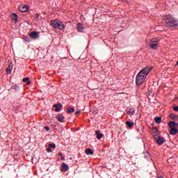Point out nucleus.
Segmentation results:
<instances>
[{
	"mask_svg": "<svg viewBox=\"0 0 178 178\" xmlns=\"http://www.w3.org/2000/svg\"><path fill=\"white\" fill-rule=\"evenodd\" d=\"M152 69V67H146L138 72L136 78V83L137 86H141V84L145 81L147 76H148V73L151 72Z\"/></svg>",
	"mask_w": 178,
	"mask_h": 178,
	"instance_id": "f257e3e1",
	"label": "nucleus"
},
{
	"mask_svg": "<svg viewBox=\"0 0 178 178\" xmlns=\"http://www.w3.org/2000/svg\"><path fill=\"white\" fill-rule=\"evenodd\" d=\"M164 20L165 22V25L168 29H171V27L174 29H177L178 23L176 18L173 17V16L168 15L164 17Z\"/></svg>",
	"mask_w": 178,
	"mask_h": 178,
	"instance_id": "f03ea898",
	"label": "nucleus"
},
{
	"mask_svg": "<svg viewBox=\"0 0 178 178\" xmlns=\"http://www.w3.org/2000/svg\"><path fill=\"white\" fill-rule=\"evenodd\" d=\"M51 26L54 29H56L58 30H63L65 29V24L60 19H55L51 21Z\"/></svg>",
	"mask_w": 178,
	"mask_h": 178,
	"instance_id": "7ed1b4c3",
	"label": "nucleus"
},
{
	"mask_svg": "<svg viewBox=\"0 0 178 178\" xmlns=\"http://www.w3.org/2000/svg\"><path fill=\"white\" fill-rule=\"evenodd\" d=\"M154 140H156V141L157 144H159V145H162L163 143L165 142V139L163 138V137L159 136L158 135H154Z\"/></svg>",
	"mask_w": 178,
	"mask_h": 178,
	"instance_id": "20e7f679",
	"label": "nucleus"
},
{
	"mask_svg": "<svg viewBox=\"0 0 178 178\" xmlns=\"http://www.w3.org/2000/svg\"><path fill=\"white\" fill-rule=\"evenodd\" d=\"M19 10L22 13L29 12V6L22 4L19 7Z\"/></svg>",
	"mask_w": 178,
	"mask_h": 178,
	"instance_id": "39448f33",
	"label": "nucleus"
},
{
	"mask_svg": "<svg viewBox=\"0 0 178 178\" xmlns=\"http://www.w3.org/2000/svg\"><path fill=\"white\" fill-rule=\"evenodd\" d=\"M84 25L81 23H79L76 25V30L77 31H79V33H83L84 31Z\"/></svg>",
	"mask_w": 178,
	"mask_h": 178,
	"instance_id": "423d86ee",
	"label": "nucleus"
},
{
	"mask_svg": "<svg viewBox=\"0 0 178 178\" xmlns=\"http://www.w3.org/2000/svg\"><path fill=\"white\" fill-rule=\"evenodd\" d=\"M29 36L33 40H35V38H38V37H40V34L37 31H33L29 34Z\"/></svg>",
	"mask_w": 178,
	"mask_h": 178,
	"instance_id": "0eeeda50",
	"label": "nucleus"
},
{
	"mask_svg": "<svg viewBox=\"0 0 178 178\" xmlns=\"http://www.w3.org/2000/svg\"><path fill=\"white\" fill-rule=\"evenodd\" d=\"M56 119L58 122H60V123H63L65 122V117L62 114H58Z\"/></svg>",
	"mask_w": 178,
	"mask_h": 178,
	"instance_id": "6e6552de",
	"label": "nucleus"
},
{
	"mask_svg": "<svg viewBox=\"0 0 178 178\" xmlns=\"http://www.w3.org/2000/svg\"><path fill=\"white\" fill-rule=\"evenodd\" d=\"M13 70V63H10L8 65V67L6 68V72L8 74H10V73L12 72V70Z\"/></svg>",
	"mask_w": 178,
	"mask_h": 178,
	"instance_id": "1a4fd4ad",
	"label": "nucleus"
},
{
	"mask_svg": "<svg viewBox=\"0 0 178 178\" xmlns=\"http://www.w3.org/2000/svg\"><path fill=\"white\" fill-rule=\"evenodd\" d=\"M53 108H55L56 112H59V111H60V108H62V104H60V103H58L56 104H54L53 106Z\"/></svg>",
	"mask_w": 178,
	"mask_h": 178,
	"instance_id": "9d476101",
	"label": "nucleus"
},
{
	"mask_svg": "<svg viewBox=\"0 0 178 178\" xmlns=\"http://www.w3.org/2000/svg\"><path fill=\"white\" fill-rule=\"evenodd\" d=\"M168 126L171 128L176 129V127H178V124L173 121H170V122L168 123Z\"/></svg>",
	"mask_w": 178,
	"mask_h": 178,
	"instance_id": "9b49d317",
	"label": "nucleus"
},
{
	"mask_svg": "<svg viewBox=\"0 0 178 178\" xmlns=\"http://www.w3.org/2000/svg\"><path fill=\"white\" fill-rule=\"evenodd\" d=\"M170 131V134H172V136H176L178 133V129L177 128H171Z\"/></svg>",
	"mask_w": 178,
	"mask_h": 178,
	"instance_id": "f8f14e48",
	"label": "nucleus"
},
{
	"mask_svg": "<svg viewBox=\"0 0 178 178\" xmlns=\"http://www.w3.org/2000/svg\"><path fill=\"white\" fill-rule=\"evenodd\" d=\"M61 166H62L63 170H64V172L69 170V165L67 164H66L65 163H62Z\"/></svg>",
	"mask_w": 178,
	"mask_h": 178,
	"instance_id": "ddd939ff",
	"label": "nucleus"
},
{
	"mask_svg": "<svg viewBox=\"0 0 178 178\" xmlns=\"http://www.w3.org/2000/svg\"><path fill=\"white\" fill-rule=\"evenodd\" d=\"M96 137L97 140H101V138L104 137V134H101L99 131H96Z\"/></svg>",
	"mask_w": 178,
	"mask_h": 178,
	"instance_id": "4468645a",
	"label": "nucleus"
},
{
	"mask_svg": "<svg viewBox=\"0 0 178 178\" xmlns=\"http://www.w3.org/2000/svg\"><path fill=\"white\" fill-rule=\"evenodd\" d=\"M22 81H24V83H26V86H30V84L31 83V82L30 81V78L29 77H25L22 79Z\"/></svg>",
	"mask_w": 178,
	"mask_h": 178,
	"instance_id": "2eb2a0df",
	"label": "nucleus"
},
{
	"mask_svg": "<svg viewBox=\"0 0 178 178\" xmlns=\"http://www.w3.org/2000/svg\"><path fill=\"white\" fill-rule=\"evenodd\" d=\"M159 41H161V39L156 38L151 39L150 42H152L153 44H158V42H159Z\"/></svg>",
	"mask_w": 178,
	"mask_h": 178,
	"instance_id": "dca6fc26",
	"label": "nucleus"
},
{
	"mask_svg": "<svg viewBox=\"0 0 178 178\" xmlns=\"http://www.w3.org/2000/svg\"><path fill=\"white\" fill-rule=\"evenodd\" d=\"M149 47L152 48V49H157L158 48V44L156 43H149Z\"/></svg>",
	"mask_w": 178,
	"mask_h": 178,
	"instance_id": "f3484780",
	"label": "nucleus"
},
{
	"mask_svg": "<svg viewBox=\"0 0 178 178\" xmlns=\"http://www.w3.org/2000/svg\"><path fill=\"white\" fill-rule=\"evenodd\" d=\"M10 18L12 20H14V22H17V15L15 13L11 14Z\"/></svg>",
	"mask_w": 178,
	"mask_h": 178,
	"instance_id": "a211bd4d",
	"label": "nucleus"
},
{
	"mask_svg": "<svg viewBox=\"0 0 178 178\" xmlns=\"http://www.w3.org/2000/svg\"><path fill=\"white\" fill-rule=\"evenodd\" d=\"M74 108H73V107H68L67 108V113H69V114H70V113H73V112H74Z\"/></svg>",
	"mask_w": 178,
	"mask_h": 178,
	"instance_id": "6ab92c4d",
	"label": "nucleus"
},
{
	"mask_svg": "<svg viewBox=\"0 0 178 178\" xmlns=\"http://www.w3.org/2000/svg\"><path fill=\"white\" fill-rule=\"evenodd\" d=\"M86 155H92L94 154V152H92V149L88 148L86 150Z\"/></svg>",
	"mask_w": 178,
	"mask_h": 178,
	"instance_id": "aec40b11",
	"label": "nucleus"
},
{
	"mask_svg": "<svg viewBox=\"0 0 178 178\" xmlns=\"http://www.w3.org/2000/svg\"><path fill=\"white\" fill-rule=\"evenodd\" d=\"M170 118L172 120H178V115H176V114H171Z\"/></svg>",
	"mask_w": 178,
	"mask_h": 178,
	"instance_id": "412c9836",
	"label": "nucleus"
},
{
	"mask_svg": "<svg viewBox=\"0 0 178 178\" xmlns=\"http://www.w3.org/2000/svg\"><path fill=\"white\" fill-rule=\"evenodd\" d=\"M154 122H156V123H157V124L161 123L162 122V118H161V117H156L154 118Z\"/></svg>",
	"mask_w": 178,
	"mask_h": 178,
	"instance_id": "4be33fe9",
	"label": "nucleus"
},
{
	"mask_svg": "<svg viewBox=\"0 0 178 178\" xmlns=\"http://www.w3.org/2000/svg\"><path fill=\"white\" fill-rule=\"evenodd\" d=\"M11 88H13V90H15V91L20 90V87L18 85H13Z\"/></svg>",
	"mask_w": 178,
	"mask_h": 178,
	"instance_id": "5701e85b",
	"label": "nucleus"
},
{
	"mask_svg": "<svg viewBox=\"0 0 178 178\" xmlns=\"http://www.w3.org/2000/svg\"><path fill=\"white\" fill-rule=\"evenodd\" d=\"M127 115H134L136 113V110L129 109V111L127 112Z\"/></svg>",
	"mask_w": 178,
	"mask_h": 178,
	"instance_id": "b1692460",
	"label": "nucleus"
},
{
	"mask_svg": "<svg viewBox=\"0 0 178 178\" xmlns=\"http://www.w3.org/2000/svg\"><path fill=\"white\" fill-rule=\"evenodd\" d=\"M126 124L128 126V127H133L134 126V122L127 121Z\"/></svg>",
	"mask_w": 178,
	"mask_h": 178,
	"instance_id": "393cba45",
	"label": "nucleus"
},
{
	"mask_svg": "<svg viewBox=\"0 0 178 178\" xmlns=\"http://www.w3.org/2000/svg\"><path fill=\"white\" fill-rule=\"evenodd\" d=\"M145 158L147 160H149V153H148V152L145 153Z\"/></svg>",
	"mask_w": 178,
	"mask_h": 178,
	"instance_id": "a878e982",
	"label": "nucleus"
},
{
	"mask_svg": "<svg viewBox=\"0 0 178 178\" xmlns=\"http://www.w3.org/2000/svg\"><path fill=\"white\" fill-rule=\"evenodd\" d=\"M49 148H54V149H55V148H56V145H55V143H52V144H49Z\"/></svg>",
	"mask_w": 178,
	"mask_h": 178,
	"instance_id": "bb28decb",
	"label": "nucleus"
},
{
	"mask_svg": "<svg viewBox=\"0 0 178 178\" xmlns=\"http://www.w3.org/2000/svg\"><path fill=\"white\" fill-rule=\"evenodd\" d=\"M152 131H153V133H158V128L156 127H153L152 129Z\"/></svg>",
	"mask_w": 178,
	"mask_h": 178,
	"instance_id": "cd10ccee",
	"label": "nucleus"
},
{
	"mask_svg": "<svg viewBox=\"0 0 178 178\" xmlns=\"http://www.w3.org/2000/svg\"><path fill=\"white\" fill-rule=\"evenodd\" d=\"M80 113H81V110H76V111L75 112V116H77V115H80Z\"/></svg>",
	"mask_w": 178,
	"mask_h": 178,
	"instance_id": "c85d7f7f",
	"label": "nucleus"
},
{
	"mask_svg": "<svg viewBox=\"0 0 178 178\" xmlns=\"http://www.w3.org/2000/svg\"><path fill=\"white\" fill-rule=\"evenodd\" d=\"M44 129L47 130V131H49L51 130V128H49V127H44Z\"/></svg>",
	"mask_w": 178,
	"mask_h": 178,
	"instance_id": "c756f323",
	"label": "nucleus"
},
{
	"mask_svg": "<svg viewBox=\"0 0 178 178\" xmlns=\"http://www.w3.org/2000/svg\"><path fill=\"white\" fill-rule=\"evenodd\" d=\"M173 109H174V111H175V112H178V106H174L173 107Z\"/></svg>",
	"mask_w": 178,
	"mask_h": 178,
	"instance_id": "7c9ffc66",
	"label": "nucleus"
},
{
	"mask_svg": "<svg viewBox=\"0 0 178 178\" xmlns=\"http://www.w3.org/2000/svg\"><path fill=\"white\" fill-rule=\"evenodd\" d=\"M47 152H52V150H51V147H47Z\"/></svg>",
	"mask_w": 178,
	"mask_h": 178,
	"instance_id": "2f4dec72",
	"label": "nucleus"
},
{
	"mask_svg": "<svg viewBox=\"0 0 178 178\" xmlns=\"http://www.w3.org/2000/svg\"><path fill=\"white\" fill-rule=\"evenodd\" d=\"M35 19H38V17H40V15L38 14L35 15Z\"/></svg>",
	"mask_w": 178,
	"mask_h": 178,
	"instance_id": "473e14b6",
	"label": "nucleus"
},
{
	"mask_svg": "<svg viewBox=\"0 0 178 178\" xmlns=\"http://www.w3.org/2000/svg\"><path fill=\"white\" fill-rule=\"evenodd\" d=\"M58 155H59V156H62V155H63L62 152H59Z\"/></svg>",
	"mask_w": 178,
	"mask_h": 178,
	"instance_id": "72a5a7b5",
	"label": "nucleus"
},
{
	"mask_svg": "<svg viewBox=\"0 0 178 178\" xmlns=\"http://www.w3.org/2000/svg\"><path fill=\"white\" fill-rule=\"evenodd\" d=\"M61 161H65V157L62 156L61 157Z\"/></svg>",
	"mask_w": 178,
	"mask_h": 178,
	"instance_id": "f704fd0d",
	"label": "nucleus"
},
{
	"mask_svg": "<svg viewBox=\"0 0 178 178\" xmlns=\"http://www.w3.org/2000/svg\"><path fill=\"white\" fill-rule=\"evenodd\" d=\"M176 65H178V60H177V64Z\"/></svg>",
	"mask_w": 178,
	"mask_h": 178,
	"instance_id": "c9c22d12",
	"label": "nucleus"
}]
</instances>
